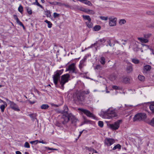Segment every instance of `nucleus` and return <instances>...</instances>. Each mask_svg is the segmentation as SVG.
<instances>
[{
  "instance_id": "nucleus-60",
  "label": "nucleus",
  "mask_w": 154,
  "mask_h": 154,
  "mask_svg": "<svg viewBox=\"0 0 154 154\" xmlns=\"http://www.w3.org/2000/svg\"><path fill=\"white\" fill-rule=\"evenodd\" d=\"M16 154H22L21 152L19 151H16Z\"/></svg>"
},
{
  "instance_id": "nucleus-56",
  "label": "nucleus",
  "mask_w": 154,
  "mask_h": 154,
  "mask_svg": "<svg viewBox=\"0 0 154 154\" xmlns=\"http://www.w3.org/2000/svg\"><path fill=\"white\" fill-rule=\"evenodd\" d=\"M112 88L114 89L117 90L118 89V88L117 86L114 85L112 86Z\"/></svg>"
},
{
  "instance_id": "nucleus-58",
  "label": "nucleus",
  "mask_w": 154,
  "mask_h": 154,
  "mask_svg": "<svg viewBox=\"0 0 154 154\" xmlns=\"http://www.w3.org/2000/svg\"><path fill=\"white\" fill-rule=\"evenodd\" d=\"M39 143H42L43 144L46 143V142H44L42 140L41 141H39Z\"/></svg>"
},
{
  "instance_id": "nucleus-5",
  "label": "nucleus",
  "mask_w": 154,
  "mask_h": 154,
  "mask_svg": "<svg viewBox=\"0 0 154 154\" xmlns=\"http://www.w3.org/2000/svg\"><path fill=\"white\" fill-rule=\"evenodd\" d=\"M146 117V116L145 113H138L135 115L133 118V121H140L144 120Z\"/></svg>"
},
{
  "instance_id": "nucleus-27",
  "label": "nucleus",
  "mask_w": 154,
  "mask_h": 154,
  "mask_svg": "<svg viewBox=\"0 0 154 154\" xmlns=\"http://www.w3.org/2000/svg\"><path fill=\"white\" fill-rule=\"evenodd\" d=\"M138 79L140 81H143L144 80L145 77L143 76L139 75L138 76Z\"/></svg>"
},
{
  "instance_id": "nucleus-19",
  "label": "nucleus",
  "mask_w": 154,
  "mask_h": 154,
  "mask_svg": "<svg viewBox=\"0 0 154 154\" xmlns=\"http://www.w3.org/2000/svg\"><path fill=\"white\" fill-rule=\"evenodd\" d=\"M85 23L89 28H92L93 26V24L91 22V21H90V22L89 21L86 22H85Z\"/></svg>"
},
{
  "instance_id": "nucleus-18",
  "label": "nucleus",
  "mask_w": 154,
  "mask_h": 154,
  "mask_svg": "<svg viewBox=\"0 0 154 154\" xmlns=\"http://www.w3.org/2000/svg\"><path fill=\"white\" fill-rule=\"evenodd\" d=\"M29 116L33 121L36 119V117L37 116V115L35 113H32L29 114Z\"/></svg>"
},
{
  "instance_id": "nucleus-12",
  "label": "nucleus",
  "mask_w": 154,
  "mask_h": 154,
  "mask_svg": "<svg viewBox=\"0 0 154 154\" xmlns=\"http://www.w3.org/2000/svg\"><path fill=\"white\" fill-rule=\"evenodd\" d=\"M109 25L112 26H115L116 25V18L114 17H109Z\"/></svg>"
},
{
  "instance_id": "nucleus-13",
  "label": "nucleus",
  "mask_w": 154,
  "mask_h": 154,
  "mask_svg": "<svg viewBox=\"0 0 154 154\" xmlns=\"http://www.w3.org/2000/svg\"><path fill=\"white\" fill-rule=\"evenodd\" d=\"M63 113L65 114L64 115L66 116H68V115L70 113H68V112L69 110V109L67 106L66 105H65L63 107Z\"/></svg>"
},
{
  "instance_id": "nucleus-11",
  "label": "nucleus",
  "mask_w": 154,
  "mask_h": 154,
  "mask_svg": "<svg viewBox=\"0 0 154 154\" xmlns=\"http://www.w3.org/2000/svg\"><path fill=\"white\" fill-rule=\"evenodd\" d=\"M9 103L10 104V107L15 111H20L18 106L13 102L9 101Z\"/></svg>"
},
{
  "instance_id": "nucleus-3",
  "label": "nucleus",
  "mask_w": 154,
  "mask_h": 154,
  "mask_svg": "<svg viewBox=\"0 0 154 154\" xmlns=\"http://www.w3.org/2000/svg\"><path fill=\"white\" fill-rule=\"evenodd\" d=\"M70 78V75L68 74H66L62 75L61 77V80L60 81L61 85L60 88L63 90L64 88V85L68 82Z\"/></svg>"
},
{
  "instance_id": "nucleus-20",
  "label": "nucleus",
  "mask_w": 154,
  "mask_h": 154,
  "mask_svg": "<svg viewBox=\"0 0 154 154\" xmlns=\"http://www.w3.org/2000/svg\"><path fill=\"white\" fill-rule=\"evenodd\" d=\"M35 0V2L33 3H32V4L37 5L42 8H43V7L40 4H39V3L38 2L37 0Z\"/></svg>"
},
{
  "instance_id": "nucleus-8",
  "label": "nucleus",
  "mask_w": 154,
  "mask_h": 154,
  "mask_svg": "<svg viewBox=\"0 0 154 154\" xmlns=\"http://www.w3.org/2000/svg\"><path fill=\"white\" fill-rule=\"evenodd\" d=\"M121 122V120H118L114 122L113 124H109V127L112 130H117L119 128L120 123Z\"/></svg>"
},
{
  "instance_id": "nucleus-32",
  "label": "nucleus",
  "mask_w": 154,
  "mask_h": 154,
  "mask_svg": "<svg viewBox=\"0 0 154 154\" xmlns=\"http://www.w3.org/2000/svg\"><path fill=\"white\" fill-rule=\"evenodd\" d=\"M85 60H86V59L84 58V59H82V60H81L80 61L79 64L82 65H84V66H85Z\"/></svg>"
},
{
  "instance_id": "nucleus-25",
  "label": "nucleus",
  "mask_w": 154,
  "mask_h": 154,
  "mask_svg": "<svg viewBox=\"0 0 154 154\" xmlns=\"http://www.w3.org/2000/svg\"><path fill=\"white\" fill-rule=\"evenodd\" d=\"M101 29V27L100 25H96L95 26L93 29L95 31H97Z\"/></svg>"
},
{
  "instance_id": "nucleus-1",
  "label": "nucleus",
  "mask_w": 154,
  "mask_h": 154,
  "mask_svg": "<svg viewBox=\"0 0 154 154\" xmlns=\"http://www.w3.org/2000/svg\"><path fill=\"white\" fill-rule=\"evenodd\" d=\"M70 118L71 119L72 124L73 126L75 127L76 125V123L78 121V120L73 116L71 113L69 114L68 116H66L64 115H62L61 118V121L63 124H65L69 121Z\"/></svg>"
},
{
  "instance_id": "nucleus-30",
  "label": "nucleus",
  "mask_w": 154,
  "mask_h": 154,
  "mask_svg": "<svg viewBox=\"0 0 154 154\" xmlns=\"http://www.w3.org/2000/svg\"><path fill=\"white\" fill-rule=\"evenodd\" d=\"M26 10L29 14H32V11L30 8L27 7Z\"/></svg>"
},
{
  "instance_id": "nucleus-46",
  "label": "nucleus",
  "mask_w": 154,
  "mask_h": 154,
  "mask_svg": "<svg viewBox=\"0 0 154 154\" xmlns=\"http://www.w3.org/2000/svg\"><path fill=\"white\" fill-rule=\"evenodd\" d=\"M150 125L153 126H154V118L151 120L150 122Z\"/></svg>"
},
{
  "instance_id": "nucleus-23",
  "label": "nucleus",
  "mask_w": 154,
  "mask_h": 154,
  "mask_svg": "<svg viewBox=\"0 0 154 154\" xmlns=\"http://www.w3.org/2000/svg\"><path fill=\"white\" fill-rule=\"evenodd\" d=\"M49 107V106L46 104H43L41 106V108L42 109H47Z\"/></svg>"
},
{
  "instance_id": "nucleus-43",
  "label": "nucleus",
  "mask_w": 154,
  "mask_h": 154,
  "mask_svg": "<svg viewBox=\"0 0 154 154\" xmlns=\"http://www.w3.org/2000/svg\"><path fill=\"white\" fill-rule=\"evenodd\" d=\"M60 15L59 14H58L57 13L54 12L53 14V16L54 18H56L59 17Z\"/></svg>"
},
{
  "instance_id": "nucleus-48",
  "label": "nucleus",
  "mask_w": 154,
  "mask_h": 154,
  "mask_svg": "<svg viewBox=\"0 0 154 154\" xmlns=\"http://www.w3.org/2000/svg\"><path fill=\"white\" fill-rule=\"evenodd\" d=\"M85 148L86 149L90 151H91L92 150H93V148L91 147H86Z\"/></svg>"
},
{
  "instance_id": "nucleus-49",
  "label": "nucleus",
  "mask_w": 154,
  "mask_h": 154,
  "mask_svg": "<svg viewBox=\"0 0 154 154\" xmlns=\"http://www.w3.org/2000/svg\"><path fill=\"white\" fill-rule=\"evenodd\" d=\"M94 13L95 12L93 10H91L89 12V13H88V14H94Z\"/></svg>"
},
{
  "instance_id": "nucleus-51",
  "label": "nucleus",
  "mask_w": 154,
  "mask_h": 154,
  "mask_svg": "<svg viewBox=\"0 0 154 154\" xmlns=\"http://www.w3.org/2000/svg\"><path fill=\"white\" fill-rule=\"evenodd\" d=\"M38 142V140H36L35 141H31L30 142V143L32 144H33V143H35L36 144Z\"/></svg>"
},
{
  "instance_id": "nucleus-38",
  "label": "nucleus",
  "mask_w": 154,
  "mask_h": 154,
  "mask_svg": "<svg viewBox=\"0 0 154 154\" xmlns=\"http://www.w3.org/2000/svg\"><path fill=\"white\" fill-rule=\"evenodd\" d=\"M100 18L102 20H106L108 19V17H107L100 16Z\"/></svg>"
},
{
  "instance_id": "nucleus-34",
  "label": "nucleus",
  "mask_w": 154,
  "mask_h": 154,
  "mask_svg": "<svg viewBox=\"0 0 154 154\" xmlns=\"http://www.w3.org/2000/svg\"><path fill=\"white\" fill-rule=\"evenodd\" d=\"M129 81V79L127 77H125L123 79V82L125 83H128Z\"/></svg>"
},
{
  "instance_id": "nucleus-42",
  "label": "nucleus",
  "mask_w": 154,
  "mask_h": 154,
  "mask_svg": "<svg viewBox=\"0 0 154 154\" xmlns=\"http://www.w3.org/2000/svg\"><path fill=\"white\" fill-rule=\"evenodd\" d=\"M151 36V34H147L144 35V38H147Z\"/></svg>"
},
{
  "instance_id": "nucleus-55",
  "label": "nucleus",
  "mask_w": 154,
  "mask_h": 154,
  "mask_svg": "<svg viewBox=\"0 0 154 154\" xmlns=\"http://www.w3.org/2000/svg\"><path fill=\"white\" fill-rule=\"evenodd\" d=\"M149 49L151 52V54H153L154 55V51L151 48H149Z\"/></svg>"
},
{
  "instance_id": "nucleus-15",
  "label": "nucleus",
  "mask_w": 154,
  "mask_h": 154,
  "mask_svg": "<svg viewBox=\"0 0 154 154\" xmlns=\"http://www.w3.org/2000/svg\"><path fill=\"white\" fill-rule=\"evenodd\" d=\"M117 74L115 73H113L112 74V75H111L110 76L109 78L110 79L111 81H113L115 80L116 79V78H117Z\"/></svg>"
},
{
  "instance_id": "nucleus-10",
  "label": "nucleus",
  "mask_w": 154,
  "mask_h": 154,
  "mask_svg": "<svg viewBox=\"0 0 154 154\" xmlns=\"http://www.w3.org/2000/svg\"><path fill=\"white\" fill-rule=\"evenodd\" d=\"M104 141L105 144L108 146L112 145L115 142V141L113 139L107 138L105 139Z\"/></svg>"
},
{
  "instance_id": "nucleus-17",
  "label": "nucleus",
  "mask_w": 154,
  "mask_h": 154,
  "mask_svg": "<svg viewBox=\"0 0 154 154\" xmlns=\"http://www.w3.org/2000/svg\"><path fill=\"white\" fill-rule=\"evenodd\" d=\"M82 17L85 20H87L88 21H91V19L89 15H83Z\"/></svg>"
},
{
  "instance_id": "nucleus-44",
  "label": "nucleus",
  "mask_w": 154,
  "mask_h": 154,
  "mask_svg": "<svg viewBox=\"0 0 154 154\" xmlns=\"http://www.w3.org/2000/svg\"><path fill=\"white\" fill-rule=\"evenodd\" d=\"M107 42L108 44H109V46H110L111 47H112L114 45L113 44H111V42L110 40H109L107 41Z\"/></svg>"
},
{
  "instance_id": "nucleus-53",
  "label": "nucleus",
  "mask_w": 154,
  "mask_h": 154,
  "mask_svg": "<svg viewBox=\"0 0 154 154\" xmlns=\"http://www.w3.org/2000/svg\"><path fill=\"white\" fill-rule=\"evenodd\" d=\"M47 149L49 150H57V149H54V148H49V147H47Z\"/></svg>"
},
{
  "instance_id": "nucleus-26",
  "label": "nucleus",
  "mask_w": 154,
  "mask_h": 154,
  "mask_svg": "<svg viewBox=\"0 0 154 154\" xmlns=\"http://www.w3.org/2000/svg\"><path fill=\"white\" fill-rule=\"evenodd\" d=\"M100 63L103 65L105 64V59L104 57H101L100 58Z\"/></svg>"
},
{
  "instance_id": "nucleus-45",
  "label": "nucleus",
  "mask_w": 154,
  "mask_h": 154,
  "mask_svg": "<svg viewBox=\"0 0 154 154\" xmlns=\"http://www.w3.org/2000/svg\"><path fill=\"white\" fill-rule=\"evenodd\" d=\"M90 10H91L88 9H84L83 10V11L88 14V13H89V12L90 11Z\"/></svg>"
},
{
  "instance_id": "nucleus-52",
  "label": "nucleus",
  "mask_w": 154,
  "mask_h": 154,
  "mask_svg": "<svg viewBox=\"0 0 154 154\" xmlns=\"http://www.w3.org/2000/svg\"><path fill=\"white\" fill-rule=\"evenodd\" d=\"M84 66H84V65H82L80 64H79V68L81 70V71L82 70V68Z\"/></svg>"
},
{
  "instance_id": "nucleus-39",
  "label": "nucleus",
  "mask_w": 154,
  "mask_h": 154,
  "mask_svg": "<svg viewBox=\"0 0 154 154\" xmlns=\"http://www.w3.org/2000/svg\"><path fill=\"white\" fill-rule=\"evenodd\" d=\"M98 125L100 127H103V122L101 121H99L98 122Z\"/></svg>"
},
{
  "instance_id": "nucleus-37",
  "label": "nucleus",
  "mask_w": 154,
  "mask_h": 154,
  "mask_svg": "<svg viewBox=\"0 0 154 154\" xmlns=\"http://www.w3.org/2000/svg\"><path fill=\"white\" fill-rule=\"evenodd\" d=\"M18 10L21 13H22L23 11V7L20 5L18 8Z\"/></svg>"
},
{
  "instance_id": "nucleus-14",
  "label": "nucleus",
  "mask_w": 154,
  "mask_h": 154,
  "mask_svg": "<svg viewBox=\"0 0 154 154\" xmlns=\"http://www.w3.org/2000/svg\"><path fill=\"white\" fill-rule=\"evenodd\" d=\"M151 69V67L149 65H146L143 67V72L145 73H146L147 71H149Z\"/></svg>"
},
{
  "instance_id": "nucleus-41",
  "label": "nucleus",
  "mask_w": 154,
  "mask_h": 154,
  "mask_svg": "<svg viewBox=\"0 0 154 154\" xmlns=\"http://www.w3.org/2000/svg\"><path fill=\"white\" fill-rule=\"evenodd\" d=\"M24 147L26 148H29L30 146L29 144L27 142H26L24 144Z\"/></svg>"
},
{
  "instance_id": "nucleus-28",
  "label": "nucleus",
  "mask_w": 154,
  "mask_h": 154,
  "mask_svg": "<svg viewBox=\"0 0 154 154\" xmlns=\"http://www.w3.org/2000/svg\"><path fill=\"white\" fill-rule=\"evenodd\" d=\"M149 108L152 112H154V103L151 104L150 105Z\"/></svg>"
},
{
  "instance_id": "nucleus-35",
  "label": "nucleus",
  "mask_w": 154,
  "mask_h": 154,
  "mask_svg": "<svg viewBox=\"0 0 154 154\" xmlns=\"http://www.w3.org/2000/svg\"><path fill=\"white\" fill-rule=\"evenodd\" d=\"M45 15L47 17H50L51 16V12L49 11H47L45 12Z\"/></svg>"
},
{
  "instance_id": "nucleus-33",
  "label": "nucleus",
  "mask_w": 154,
  "mask_h": 154,
  "mask_svg": "<svg viewBox=\"0 0 154 154\" xmlns=\"http://www.w3.org/2000/svg\"><path fill=\"white\" fill-rule=\"evenodd\" d=\"M132 61L135 64H137L139 63V60L137 59H132Z\"/></svg>"
},
{
  "instance_id": "nucleus-62",
  "label": "nucleus",
  "mask_w": 154,
  "mask_h": 154,
  "mask_svg": "<svg viewBox=\"0 0 154 154\" xmlns=\"http://www.w3.org/2000/svg\"><path fill=\"white\" fill-rule=\"evenodd\" d=\"M14 18L15 20L18 17L16 15H13Z\"/></svg>"
},
{
  "instance_id": "nucleus-29",
  "label": "nucleus",
  "mask_w": 154,
  "mask_h": 154,
  "mask_svg": "<svg viewBox=\"0 0 154 154\" xmlns=\"http://www.w3.org/2000/svg\"><path fill=\"white\" fill-rule=\"evenodd\" d=\"M7 106H6V105L5 104H4V105H2L0 106V109H1V111L2 112H4L5 108Z\"/></svg>"
},
{
  "instance_id": "nucleus-59",
  "label": "nucleus",
  "mask_w": 154,
  "mask_h": 154,
  "mask_svg": "<svg viewBox=\"0 0 154 154\" xmlns=\"http://www.w3.org/2000/svg\"><path fill=\"white\" fill-rule=\"evenodd\" d=\"M19 25L20 26H22V27L24 29L25 28V27L22 22L21 23V24H19Z\"/></svg>"
},
{
  "instance_id": "nucleus-57",
  "label": "nucleus",
  "mask_w": 154,
  "mask_h": 154,
  "mask_svg": "<svg viewBox=\"0 0 154 154\" xmlns=\"http://www.w3.org/2000/svg\"><path fill=\"white\" fill-rule=\"evenodd\" d=\"M29 103L32 104L34 103L35 102V101H31L30 100H29Z\"/></svg>"
},
{
  "instance_id": "nucleus-47",
  "label": "nucleus",
  "mask_w": 154,
  "mask_h": 154,
  "mask_svg": "<svg viewBox=\"0 0 154 154\" xmlns=\"http://www.w3.org/2000/svg\"><path fill=\"white\" fill-rule=\"evenodd\" d=\"M101 66L100 65H97L95 67V69H101Z\"/></svg>"
},
{
  "instance_id": "nucleus-16",
  "label": "nucleus",
  "mask_w": 154,
  "mask_h": 154,
  "mask_svg": "<svg viewBox=\"0 0 154 154\" xmlns=\"http://www.w3.org/2000/svg\"><path fill=\"white\" fill-rule=\"evenodd\" d=\"M137 39L142 43H147L149 41L147 39L144 38L138 37Z\"/></svg>"
},
{
  "instance_id": "nucleus-63",
  "label": "nucleus",
  "mask_w": 154,
  "mask_h": 154,
  "mask_svg": "<svg viewBox=\"0 0 154 154\" xmlns=\"http://www.w3.org/2000/svg\"><path fill=\"white\" fill-rule=\"evenodd\" d=\"M94 151H95V150L93 149V150H92V151H91L92 153H94Z\"/></svg>"
},
{
  "instance_id": "nucleus-22",
  "label": "nucleus",
  "mask_w": 154,
  "mask_h": 154,
  "mask_svg": "<svg viewBox=\"0 0 154 154\" xmlns=\"http://www.w3.org/2000/svg\"><path fill=\"white\" fill-rule=\"evenodd\" d=\"M121 148V146L119 144H117L112 149V150H115L116 149H120Z\"/></svg>"
},
{
  "instance_id": "nucleus-61",
  "label": "nucleus",
  "mask_w": 154,
  "mask_h": 154,
  "mask_svg": "<svg viewBox=\"0 0 154 154\" xmlns=\"http://www.w3.org/2000/svg\"><path fill=\"white\" fill-rule=\"evenodd\" d=\"M90 93V91L89 90L87 91H86L85 92V94H89Z\"/></svg>"
},
{
  "instance_id": "nucleus-7",
  "label": "nucleus",
  "mask_w": 154,
  "mask_h": 154,
  "mask_svg": "<svg viewBox=\"0 0 154 154\" xmlns=\"http://www.w3.org/2000/svg\"><path fill=\"white\" fill-rule=\"evenodd\" d=\"M78 110L83 113L88 117H92L94 119H95V116L89 110L82 108H79Z\"/></svg>"
},
{
  "instance_id": "nucleus-9",
  "label": "nucleus",
  "mask_w": 154,
  "mask_h": 154,
  "mask_svg": "<svg viewBox=\"0 0 154 154\" xmlns=\"http://www.w3.org/2000/svg\"><path fill=\"white\" fill-rule=\"evenodd\" d=\"M69 71L73 73H77V71L76 70L75 64L74 63H72L69 65L67 69L66 70V71Z\"/></svg>"
},
{
  "instance_id": "nucleus-21",
  "label": "nucleus",
  "mask_w": 154,
  "mask_h": 154,
  "mask_svg": "<svg viewBox=\"0 0 154 154\" xmlns=\"http://www.w3.org/2000/svg\"><path fill=\"white\" fill-rule=\"evenodd\" d=\"M127 70L128 73H129L132 71V66L131 65H129L127 67Z\"/></svg>"
},
{
  "instance_id": "nucleus-2",
  "label": "nucleus",
  "mask_w": 154,
  "mask_h": 154,
  "mask_svg": "<svg viewBox=\"0 0 154 154\" xmlns=\"http://www.w3.org/2000/svg\"><path fill=\"white\" fill-rule=\"evenodd\" d=\"M117 116L116 109L112 107L109 108L107 111L103 112V117L105 119H110Z\"/></svg>"
},
{
  "instance_id": "nucleus-50",
  "label": "nucleus",
  "mask_w": 154,
  "mask_h": 154,
  "mask_svg": "<svg viewBox=\"0 0 154 154\" xmlns=\"http://www.w3.org/2000/svg\"><path fill=\"white\" fill-rule=\"evenodd\" d=\"M15 20H16L17 23L19 25V24H21V22L19 20L18 17L16 19H15Z\"/></svg>"
},
{
  "instance_id": "nucleus-6",
  "label": "nucleus",
  "mask_w": 154,
  "mask_h": 154,
  "mask_svg": "<svg viewBox=\"0 0 154 154\" xmlns=\"http://www.w3.org/2000/svg\"><path fill=\"white\" fill-rule=\"evenodd\" d=\"M84 96L81 94H77L74 99L75 103L78 104H82L84 101Z\"/></svg>"
},
{
  "instance_id": "nucleus-36",
  "label": "nucleus",
  "mask_w": 154,
  "mask_h": 154,
  "mask_svg": "<svg viewBox=\"0 0 154 154\" xmlns=\"http://www.w3.org/2000/svg\"><path fill=\"white\" fill-rule=\"evenodd\" d=\"M126 23V20L124 19L120 20L119 21V23L121 25L125 24Z\"/></svg>"
},
{
  "instance_id": "nucleus-54",
  "label": "nucleus",
  "mask_w": 154,
  "mask_h": 154,
  "mask_svg": "<svg viewBox=\"0 0 154 154\" xmlns=\"http://www.w3.org/2000/svg\"><path fill=\"white\" fill-rule=\"evenodd\" d=\"M0 103H3L4 104H5L6 106H7V104L6 102L3 100L0 99Z\"/></svg>"
},
{
  "instance_id": "nucleus-31",
  "label": "nucleus",
  "mask_w": 154,
  "mask_h": 154,
  "mask_svg": "<svg viewBox=\"0 0 154 154\" xmlns=\"http://www.w3.org/2000/svg\"><path fill=\"white\" fill-rule=\"evenodd\" d=\"M49 3L51 5H59L60 3L57 2H49Z\"/></svg>"
},
{
  "instance_id": "nucleus-4",
  "label": "nucleus",
  "mask_w": 154,
  "mask_h": 154,
  "mask_svg": "<svg viewBox=\"0 0 154 154\" xmlns=\"http://www.w3.org/2000/svg\"><path fill=\"white\" fill-rule=\"evenodd\" d=\"M63 69L57 70L54 73L53 76V79L54 84L56 85L57 84L58 82L60 80V76L63 73Z\"/></svg>"
},
{
  "instance_id": "nucleus-40",
  "label": "nucleus",
  "mask_w": 154,
  "mask_h": 154,
  "mask_svg": "<svg viewBox=\"0 0 154 154\" xmlns=\"http://www.w3.org/2000/svg\"><path fill=\"white\" fill-rule=\"evenodd\" d=\"M106 41V40L104 38H102L100 39V40L98 41V42H100L102 44L104 43Z\"/></svg>"
},
{
  "instance_id": "nucleus-64",
  "label": "nucleus",
  "mask_w": 154,
  "mask_h": 154,
  "mask_svg": "<svg viewBox=\"0 0 154 154\" xmlns=\"http://www.w3.org/2000/svg\"><path fill=\"white\" fill-rule=\"evenodd\" d=\"M96 44H97V43H94L93 44H92V45L91 46V47H92V46H93V45H95Z\"/></svg>"
},
{
  "instance_id": "nucleus-24",
  "label": "nucleus",
  "mask_w": 154,
  "mask_h": 154,
  "mask_svg": "<svg viewBox=\"0 0 154 154\" xmlns=\"http://www.w3.org/2000/svg\"><path fill=\"white\" fill-rule=\"evenodd\" d=\"M45 22L48 24V27L49 28H51L52 27V23L49 21H48L47 20L45 21Z\"/></svg>"
}]
</instances>
